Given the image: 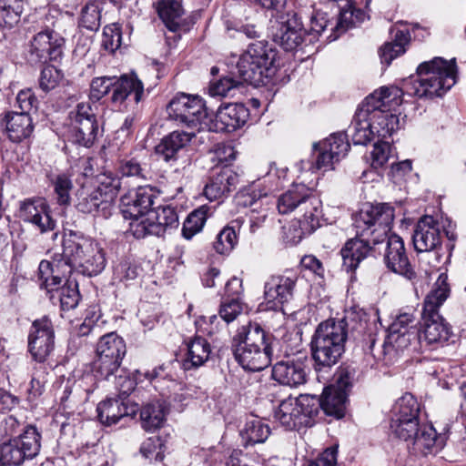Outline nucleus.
<instances>
[{
    "mask_svg": "<svg viewBox=\"0 0 466 466\" xmlns=\"http://www.w3.org/2000/svg\"><path fill=\"white\" fill-rule=\"evenodd\" d=\"M270 23L274 41L286 51H292L309 41L307 31L296 13L278 14Z\"/></svg>",
    "mask_w": 466,
    "mask_h": 466,
    "instance_id": "17",
    "label": "nucleus"
},
{
    "mask_svg": "<svg viewBox=\"0 0 466 466\" xmlns=\"http://www.w3.org/2000/svg\"><path fill=\"white\" fill-rule=\"evenodd\" d=\"M62 79L61 72L55 66H46L40 75L39 86L44 92H49L56 88Z\"/></svg>",
    "mask_w": 466,
    "mask_h": 466,
    "instance_id": "56",
    "label": "nucleus"
},
{
    "mask_svg": "<svg viewBox=\"0 0 466 466\" xmlns=\"http://www.w3.org/2000/svg\"><path fill=\"white\" fill-rule=\"evenodd\" d=\"M20 218L35 227L42 234L54 232L57 237V221L54 218L49 204L45 198H28L23 201L19 208Z\"/></svg>",
    "mask_w": 466,
    "mask_h": 466,
    "instance_id": "23",
    "label": "nucleus"
},
{
    "mask_svg": "<svg viewBox=\"0 0 466 466\" xmlns=\"http://www.w3.org/2000/svg\"><path fill=\"white\" fill-rule=\"evenodd\" d=\"M287 176V169L280 170L272 167L265 177L263 183H258L251 187L248 193V200H245L244 204L253 206L257 203V199H267L270 194L278 190L282 186V181Z\"/></svg>",
    "mask_w": 466,
    "mask_h": 466,
    "instance_id": "33",
    "label": "nucleus"
},
{
    "mask_svg": "<svg viewBox=\"0 0 466 466\" xmlns=\"http://www.w3.org/2000/svg\"><path fill=\"white\" fill-rule=\"evenodd\" d=\"M418 329H406L403 332H389L384 343V354H390L391 350L402 351L412 342L420 339Z\"/></svg>",
    "mask_w": 466,
    "mask_h": 466,
    "instance_id": "43",
    "label": "nucleus"
},
{
    "mask_svg": "<svg viewBox=\"0 0 466 466\" xmlns=\"http://www.w3.org/2000/svg\"><path fill=\"white\" fill-rule=\"evenodd\" d=\"M298 275L286 271L281 275H272L264 285V301L268 309H279L293 299Z\"/></svg>",
    "mask_w": 466,
    "mask_h": 466,
    "instance_id": "22",
    "label": "nucleus"
},
{
    "mask_svg": "<svg viewBox=\"0 0 466 466\" xmlns=\"http://www.w3.org/2000/svg\"><path fill=\"white\" fill-rule=\"evenodd\" d=\"M117 169L122 177L145 178V170L141 167L140 163L135 158L121 160Z\"/></svg>",
    "mask_w": 466,
    "mask_h": 466,
    "instance_id": "60",
    "label": "nucleus"
},
{
    "mask_svg": "<svg viewBox=\"0 0 466 466\" xmlns=\"http://www.w3.org/2000/svg\"><path fill=\"white\" fill-rule=\"evenodd\" d=\"M415 317L412 312L400 313L389 328V332H403L406 329H417Z\"/></svg>",
    "mask_w": 466,
    "mask_h": 466,
    "instance_id": "63",
    "label": "nucleus"
},
{
    "mask_svg": "<svg viewBox=\"0 0 466 466\" xmlns=\"http://www.w3.org/2000/svg\"><path fill=\"white\" fill-rule=\"evenodd\" d=\"M22 0H0V25L12 27L23 13Z\"/></svg>",
    "mask_w": 466,
    "mask_h": 466,
    "instance_id": "48",
    "label": "nucleus"
},
{
    "mask_svg": "<svg viewBox=\"0 0 466 466\" xmlns=\"http://www.w3.org/2000/svg\"><path fill=\"white\" fill-rule=\"evenodd\" d=\"M236 360L246 370L260 371L271 362V336L258 323L243 326L234 337Z\"/></svg>",
    "mask_w": 466,
    "mask_h": 466,
    "instance_id": "4",
    "label": "nucleus"
},
{
    "mask_svg": "<svg viewBox=\"0 0 466 466\" xmlns=\"http://www.w3.org/2000/svg\"><path fill=\"white\" fill-rule=\"evenodd\" d=\"M142 427L146 431H155L160 428L166 418L164 406L159 402L145 405L140 412Z\"/></svg>",
    "mask_w": 466,
    "mask_h": 466,
    "instance_id": "45",
    "label": "nucleus"
},
{
    "mask_svg": "<svg viewBox=\"0 0 466 466\" xmlns=\"http://www.w3.org/2000/svg\"><path fill=\"white\" fill-rule=\"evenodd\" d=\"M195 137L194 131H173L156 147V153L166 162L175 161Z\"/></svg>",
    "mask_w": 466,
    "mask_h": 466,
    "instance_id": "31",
    "label": "nucleus"
},
{
    "mask_svg": "<svg viewBox=\"0 0 466 466\" xmlns=\"http://www.w3.org/2000/svg\"><path fill=\"white\" fill-rule=\"evenodd\" d=\"M338 447L332 446L326 449L315 461L308 466H337Z\"/></svg>",
    "mask_w": 466,
    "mask_h": 466,
    "instance_id": "64",
    "label": "nucleus"
},
{
    "mask_svg": "<svg viewBox=\"0 0 466 466\" xmlns=\"http://www.w3.org/2000/svg\"><path fill=\"white\" fill-rule=\"evenodd\" d=\"M296 401L292 398L282 400L275 411V419L287 430L299 429L303 424L297 410Z\"/></svg>",
    "mask_w": 466,
    "mask_h": 466,
    "instance_id": "42",
    "label": "nucleus"
},
{
    "mask_svg": "<svg viewBox=\"0 0 466 466\" xmlns=\"http://www.w3.org/2000/svg\"><path fill=\"white\" fill-rule=\"evenodd\" d=\"M306 363L305 356L280 360L273 366L272 378L282 385L299 387L307 380Z\"/></svg>",
    "mask_w": 466,
    "mask_h": 466,
    "instance_id": "26",
    "label": "nucleus"
},
{
    "mask_svg": "<svg viewBox=\"0 0 466 466\" xmlns=\"http://www.w3.org/2000/svg\"><path fill=\"white\" fill-rule=\"evenodd\" d=\"M96 388V379L91 373H86L77 380H68L60 396V402L65 408L86 402L88 396Z\"/></svg>",
    "mask_w": 466,
    "mask_h": 466,
    "instance_id": "28",
    "label": "nucleus"
},
{
    "mask_svg": "<svg viewBox=\"0 0 466 466\" xmlns=\"http://www.w3.org/2000/svg\"><path fill=\"white\" fill-rule=\"evenodd\" d=\"M369 108L361 104L357 109L350 126L351 138L355 145H367L370 142L377 132L370 124Z\"/></svg>",
    "mask_w": 466,
    "mask_h": 466,
    "instance_id": "34",
    "label": "nucleus"
},
{
    "mask_svg": "<svg viewBox=\"0 0 466 466\" xmlns=\"http://www.w3.org/2000/svg\"><path fill=\"white\" fill-rule=\"evenodd\" d=\"M296 401L297 410L299 416L303 421V427H310L313 424V419L319 414L321 403L320 400L311 395H300L299 398L294 399Z\"/></svg>",
    "mask_w": 466,
    "mask_h": 466,
    "instance_id": "44",
    "label": "nucleus"
},
{
    "mask_svg": "<svg viewBox=\"0 0 466 466\" xmlns=\"http://www.w3.org/2000/svg\"><path fill=\"white\" fill-rule=\"evenodd\" d=\"M409 441L411 443L412 452L423 456L437 453L444 445L442 438L437 435L435 429L427 424H422Z\"/></svg>",
    "mask_w": 466,
    "mask_h": 466,
    "instance_id": "30",
    "label": "nucleus"
},
{
    "mask_svg": "<svg viewBox=\"0 0 466 466\" xmlns=\"http://www.w3.org/2000/svg\"><path fill=\"white\" fill-rule=\"evenodd\" d=\"M109 202L105 198L103 192L96 189L94 186L84 185L76 192V208L86 214H91L99 210L106 209Z\"/></svg>",
    "mask_w": 466,
    "mask_h": 466,
    "instance_id": "37",
    "label": "nucleus"
},
{
    "mask_svg": "<svg viewBox=\"0 0 466 466\" xmlns=\"http://www.w3.org/2000/svg\"><path fill=\"white\" fill-rule=\"evenodd\" d=\"M329 20L325 13L316 12L310 19V28L307 32L309 43H313L317 40L321 32L328 26Z\"/></svg>",
    "mask_w": 466,
    "mask_h": 466,
    "instance_id": "62",
    "label": "nucleus"
},
{
    "mask_svg": "<svg viewBox=\"0 0 466 466\" xmlns=\"http://www.w3.org/2000/svg\"><path fill=\"white\" fill-rule=\"evenodd\" d=\"M41 435L29 425L18 437L0 445V461L4 466H21L25 460L35 458L41 448Z\"/></svg>",
    "mask_w": 466,
    "mask_h": 466,
    "instance_id": "14",
    "label": "nucleus"
},
{
    "mask_svg": "<svg viewBox=\"0 0 466 466\" xmlns=\"http://www.w3.org/2000/svg\"><path fill=\"white\" fill-rule=\"evenodd\" d=\"M68 137L72 142L90 147L96 140L100 127L92 105L81 102L69 113Z\"/></svg>",
    "mask_w": 466,
    "mask_h": 466,
    "instance_id": "13",
    "label": "nucleus"
},
{
    "mask_svg": "<svg viewBox=\"0 0 466 466\" xmlns=\"http://www.w3.org/2000/svg\"><path fill=\"white\" fill-rule=\"evenodd\" d=\"M106 266L105 253L96 241L69 231L62 241V253L56 255L52 261L42 260L38 270L42 274L49 271L70 277L73 271L86 276L99 274Z\"/></svg>",
    "mask_w": 466,
    "mask_h": 466,
    "instance_id": "2",
    "label": "nucleus"
},
{
    "mask_svg": "<svg viewBox=\"0 0 466 466\" xmlns=\"http://www.w3.org/2000/svg\"><path fill=\"white\" fill-rule=\"evenodd\" d=\"M449 295L448 275L441 273L423 302L421 327L423 338L428 344H443L452 335L451 327L439 313L440 307Z\"/></svg>",
    "mask_w": 466,
    "mask_h": 466,
    "instance_id": "6",
    "label": "nucleus"
},
{
    "mask_svg": "<svg viewBox=\"0 0 466 466\" xmlns=\"http://www.w3.org/2000/svg\"><path fill=\"white\" fill-rule=\"evenodd\" d=\"M280 214L298 210L302 217L321 216V201L305 185H294L282 194L277 201Z\"/></svg>",
    "mask_w": 466,
    "mask_h": 466,
    "instance_id": "18",
    "label": "nucleus"
},
{
    "mask_svg": "<svg viewBox=\"0 0 466 466\" xmlns=\"http://www.w3.org/2000/svg\"><path fill=\"white\" fill-rule=\"evenodd\" d=\"M64 46L65 38L58 32L46 28L30 41L28 59L34 64L57 60L63 55Z\"/></svg>",
    "mask_w": 466,
    "mask_h": 466,
    "instance_id": "21",
    "label": "nucleus"
},
{
    "mask_svg": "<svg viewBox=\"0 0 466 466\" xmlns=\"http://www.w3.org/2000/svg\"><path fill=\"white\" fill-rule=\"evenodd\" d=\"M178 215L171 206H160L147 213L146 217L129 223V231L137 238L147 236L160 237L167 229L178 227Z\"/></svg>",
    "mask_w": 466,
    "mask_h": 466,
    "instance_id": "16",
    "label": "nucleus"
},
{
    "mask_svg": "<svg viewBox=\"0 0 466 466\" xmlns=\"http://www.w3.org/2000/svg\"><path fill=\"white\" fill-rule=\"evenodd\" d=\"M313 149L315 160L309 167V169L312 171L326 172L331 170L334 168V165L339 161V159L326 149L320 142L314 144Z\"/></svg>",
    "mask_w": 466,
    "mask_h": 466,
    "instance_id": "50",
    "label": "nucleus"
},
{
    "mask_svg": "<svg viewBox=\"0 0 466 466\" xmlns=\"http://www.w3.org/2000/svg\"><path fill=\"white\" fill-rule=\"evenodd\" d=\"M208 208L201 206L187 216L182 228V235L185 238L190 239L201 231L208 218Z\"/></svg>",
    "mask_w": 466,
    "mask_h": 466,
    "instance_id": "47",
    "label": "nucleus"
},
{
    "mask_svg": "<svg viewBox=\"0 0 466 466\" xmlns=\"http://www.w3.org/2000/svg\"><path fill=\"white\" fill-rule=\"evenodd\" d=\"M420 404L410 393L400 397L391 410L390 429L392 434L409 441L419 428Z\"/></svg>",
    "mask_w": 466,
    "mask_h": 466,
    "instance_id": "15",
    "label": "nucleus"
},
{
    "mask_svg": "<svg viewBox=\"0 0 466 466\" xmlns=\"http://www.w3.org/2000/svg\"><path fill=\"white\" fill-rule=\"evenodd\" d=\"M269 434L270 429L268 425L258 419L248 421L245 428L241 431V437L246 446L262 443L268 438Z\"/></svg>",
    "mask_w": 466,
    "mask_h": 466,
    "instance_id": "46",
    "label": "nucleus"
},
{
    "mask_svg": "<svg viewBox=\"0 0 466 466\" xmlns=\"http://www.w3.org/2000/svg\"><path fill=\"white\" fill-rule=\"evenodd\" d=\"M347 339L344 319L326 320L319 324L310 342L316 370L329 369L338 363L345 351Z\"/></svg>",
    "mask_w": 466,
    "mask_h": 466,
    "instance_id": "5",
    "label": "nucleus"
},
{
    "mask_svg": "<svg viewBox=\"0 0 466 466\" xmlns=\"http://www.w3.org/2000/svg\"><path fill=\"white\" fill-rule=\"evenodd\" d=\"M276 53L263 42L252 43L237 63V73L241 82L258 86L267 85L275 75Z\"/></svg>",
    "mask_w": 466,
    "mask_h": 466,
    "instance_id": "9",
    "label": "nucleus"
},
{
    "mask_svg": "<svg viewBox=\"0 0 466 466\" xmlns=\"http://www.w3.org/2000/svg\"><path fill=\"white\" fill-rule=\"evenodd\" d=\"M112 87L111 102L119 110H125L129 104L137 105L144 96V85L132 72L117 76L95 77L90 85V98L100 100Z\"/></svg>",
    "mask_w": 466,
    "mask_h": 466,
    "instance_id": "8",
    "label": "nucleus"
},
{
    "mask_svg": "<svg viewBox=\"0 0 466 466\" xmlns=\"http://www.w3.org/2000/svg\"><path fill=\"white\" fill-rule=\"evenodd\" d=\"M241 80H236L232 77H223L218 81L212 83L209 86V93L216 96H231V92L240 85Z\"/></svg>",
    "mask_w": 466,
    "mask_h": 466,
    "instance_id": "58",
    "label": "nucleus"
},
{
    "mask_svg": "<svg viewBox=\"0 0 466 466\" xmlns=\"http://www.w3.org/2000/svg\"><path fill=\"white\" fill-rule=\"evenodd\" d=\"M320 143L339 160L347 155L350 149L347 137L343 133L333 134Z\"/></svg>",
    "mask_w": 466,
    "mask_h": 466,
    "instance_id": "53",
    "label": "nucleus"
},
{
    "mask_svg": "<svg viewBox=\"0 0 466 466\" xmlns=\"http://www.w3.org/2000/svg\"><path fill=\"white\" fill-rule=\"evenodd\" d=\"M51 184L57 204L60 206L69 205L71 200L70 192L73 187V183L69 177L66 174H59L51 180Z\"/></svg>",
    "mask_w": 466,
    "mask_h": 466,
    "instance_id": "51",
    "label": "nucleus"
},
{
    "mask_svg": "<svg viewBox=\"0 0 466 466\" xmlns=\"http://www.w3.org/2000/svg\"><path fill=\"white\" fill-rule=\"evenodd\" d=\"M154 6L165 25L171 32H177L183 25L184 9L177 0H157Z\"/></svg>",
    "mask_w": 466,
    "mask_h": 466,
    "instance_id": "39",
    "label": "nucleus"
},
{
    "mask_svg": "<svg viewBox=\"0 0 466 466\" xmlns=\"http://www.w3.org/2000/svg\"><path fill=\"white\" fill-rule=\"evenodd\" d=\"M55 349V329L52 320L44 316L33 321L28 334V352L33 360L44 363Z\"/></svg>",
    "mask_w": 466,
    "mask_h": 466,
    "instance_id": "20",
    "label": "nucleus"
},
{
    "mask_svg": "<svg viewBox=\"0 0 466 466\" xmlns=\"http://www.w3.org/2000/svg\"><path fill=\"white\" fill-rule=\"evenodd\" d=\"M457 66L455 58L442 57L422 62L417 67V77L406 84L407 92L420 98L442 96L456 83Z\"/></svg>",
    "mask_w": 466,
    "mask_h": 466,
    "instance_id": "3",
    "label": "nucleus"
},
{
    "mask_svg": "<svg viewBox=\"0 0 466 466\" xmlns=\"http://www.w3.org/2000/svg\"><path fill=\"white\" fill-rule=\"evenodd\" d=\"M167 111L177 126L200 132L212 129V116L198 96L178 94L168 103Z\"/></svg>",
    "mask_w": 466,
    "mask_h": 466,
    "instance_id": "10",
    "label": "nucleus"
},
{
    "mask_svg": "<svg viewBox=\"0 0 466 466\" xmlns=\"http://www.w3.org/2000/svg\"><path fill=\"white\" fill-rule=\"evenodd\" d=\"M385 240L384 261L387 268L410 280L416 279V272L409 261L402 238L396 234L390 235L389 232Z\"/></svg>",
    "mask_w": 466,
    "mask_h": 466,
    "instance_id": "25",
    "label": "nucleus"
},
{
    "mask_svg": "<svg viewBox=\"0 0 466 466\" xmlns=\"http://www.w3.org/2000/svg\"><path fill=\"white\" fill-rule=\"evenodd\" d=\"M79 25L90 31H96L100 26V9L96 1L91 0L81 10Z\"/></svg>",
    "mask_w": 466,
    "mask_h": 466,
    "instance_id": "52",
    "label": "nucleus"
},
{
    "mask_svg": "<svg viewBox=\"0 0 466 466\" xmlns=\"http://www.w3.org/2000/svg\"><path fill=\"white\" fill-rule=\"evenodd\" d=\"M320 216L302 217L292 220L282 228L283 239L290 245H297L307 235H310L319 227Z\"/></svg>",
    "mask_w": 466,
    "mask_h": 466,
    "instance_id": "35",
    "label": "nucleus"
},
{
    "mask_svg": "<svg viewBox=\"0 0 466 466\" xmlns=\"http://www.w3.org/2000/svg\"><path fill=\"white\" fill-rule=\"evenodd\" d=\"M126 352V343L116 332L102 336L96 344V358L92 363L96 380H108L118 371Z\"/></svg>",
    "mask_w": 466,
    "mask_h": 466,
    "instance_id": "11",
    "label": "nucleus"
},
{
    "mask_svg": "<svg viewBox=\"0 0 466 466\" xmlns=\"http://www.w3.org/2000/svg\"><path fill=\"white\" fill-rule=\"evenodd\" d=\"M394 220V208L386 203L366 204L355 215L353 226L356 238L349 239L340 253L347 270H355L372 250L371 245L381 244L390 232Z\"/></svg>",
    "mask_w": 466,
    "mask_h": 466,
    "instance_id": "1",
    "label": "nucleus"
},
{
    "mask_svg": "<svg viewBox=\"0 0 466 466\" xmlns=\"http://www.w3.org/2000/svg\"><path fill=\"white\" fill-rule=\"evenodd\" d=\"M98 185L95 187L103 192L105 198L110 203L122 187V181L119 177L111 171H105L97 177Z\"/></svg>",
    "mask_w": 466,
    "mask_h": 466,
    "instance_id": "49",
    "label": "nucleus"
},
{
    "mask_svg": "<svg viewBox=\"0 0 466 466\" xmlns=\"http://www.w3.org/2000/svg\"><path fill=\"white\" fill-rule=\"evenodd\" d=\"M210 353L209 342L200 336H196L187 343V354L183 361L184 369L189 370L204 365L208 360Z\"/></svg>",
    "mask_w": 466,
    "mask_h": 466,
    "instance_id": "40",
    "label": "nucleus"
},
{
    "mask_svg": "<svg viewBox=\"0 0 466 466\" xmlns=\"http://www.w3.org/2000/svg\"><path fill=\"white\" fill-rule=\"evenodd\" d=\"M391 146L388 142H378L375 143L373 150L371 151L373 167H381L388 162L390 157Z\"/></svg>",
    "mask_w": 466,
    "mask_h": 466,
    "instance_id": "61",
    "label": "nucleus"
},
{
    "mask_svg": "<svg viewBox=\"0 0 466 466\" xmlns=\"http://www.w3.org/2000/svg\"><path fill=\"white\" fill-rule=\"evenodd\" d=\"M393 40L384 44L380 50L381 63L389 66L393 59L401 56L406 51V46L410 40V30L407 27H397L391 29Z\"/></svg>",
    "mask_w": 466,
    "mask_h": 466,
    "instance_id": "38",
    "label": "nucleus"
},
{
    "mask_svg": "<svg viewBox=\"0 0 466 466\" xmlns=\"http://www.w3.org/2000/svg\"><path fill=\"white\" fill-rule=\"evenodd\" d=\"M157 192L153 187H138L129 190L121 198V211L123 217L134 222L147 216L151 208Z\"/></svg>",
    "mask_w": 466,
    "mask_h": 466,
    "instance_id": "24",
    "label": "nucleus"
},
{
    "mask_svg": "<svg viewBox=\"0 0 466 466\" xmlns=\"http://www.w3.org/2000/svg\"><path fill=\"white\" fill-rule=\"evenodd\" d=\"M237 241L238 237L235 229L231 227H226L217 236L214 248L218 253L225 254L233 249Z\"/></svg>",
    "mask_w": 466,
    "mask_h": 466,
    "instance_id": "54",
    "label": "nucleus"
},
{
    "mask_svg": "<svg viewBox=\"0 0 466 466\" xmlns=\"http://www.w3.org/2000/svg\"><path fill=\"white\" fill-rule=\"evenodd\" d=\"M402 96L403 91L397 86H382L363 101L377 137L386 138L399 129V116L392 110L401 104Z\"/></svg>",
    "mask_w": 466,
    "mask_h": 466,
    "instance_id": "7",
    "label": "nucleus"
},
{
    "mask_svg": "<svg viewBox=\"0 0 466 466\" xmlns=\"http://www.w3.org/2000/svg\"><path fill=\"white\" fill-rule=\"evenodd\" d=\"M38 274L42 280L41 287L46 290L54 305L59 304L62 310H70L77 306L80 294L76 281L66 279L61 286L63 279L68 277H64L61 273L53 270L45 275L38 271Z\"/></svg>",
    "mask_w": 466,
    "mask_h": 466,
    "instance_id": "19",
    "label": "nucleus"
},
{
    "mask_svg": "<svg viewBox=\"0 0 466 466\" xmlns=\"http://www.w3.org/2000/svg\"><path fill=\"white\" fill-rule=\"evenodd\" d=\"M248 117V110L243 104H226L218 109L214 127L217 131L232 132L241 127Z\"/></svg>",
    "mask_w": 466,
    "mask_h": 466,
    "instance_id": "29",
    "label": "nucleus"
},
{
    "mask_svg": "<svg viewBox=\"0 0 466 466\" xmlns=\"http://www.w3.org/2000/svg\"><path fill=\"white\" fill-rule=\"evenodd\" d=\"M441 226L431 216L422 217L417 223L412 242L417 252H430L441 245Z\"/></svg>",
    "mask_w": 466,
    "mask_h": 466,
    "instance_id": "27",
    "label": "nucleus"
},
{
    "mask_svg": "<svg viewBox=\"0 0 466 466\" xmlns=\"http://www.w3.org/2000/svg\"><path fill=\"white\" fill-rule=\"evenodd\" d=\"M320 400V409L329 415L338 419L345 414L347 395L344 391L336 390L333 385L324 389Z\"/></svg>",
    "mask_w": 466,
    "mask_h": 466,
    "instance_id": "41",
    "label": "nucleus"
},
{
    "mask_svg": "<svg viewBox=\"0 0 466 466\" xmlns=\"http://www.w3.org/2000/svg\"><path fill=\"white\" fill-rule=\"evenodd\" d=\"M162 441L158 436H152L144 441L140 447V453L147 459L162 460Z\"/></svg>",
    "mask_w": 466,
    "mask_h": 466,
    "instance_id": "59",
    "label": "nucleus"
},
{
    "mask_svg": "<svg viewBox=\"0 0 466 466\" xmlns=\"http://www.w3.org/2000/svg\"><path fill=\"white\" fill-rule=\"evenodd\" d=\"M218 166L213 168L208 183L204 188L205 197L210 201L218 200L235 188L238 183V176L228 165L235 159L236 153L232 147H223L216 152Z\"/></svg>",
    "mask_w": 466,
    "mask_h": 466,
    "instance_id": "12",
    "label": "nucleus"
},
{
    "mask_svg": "<svg viewBox=\"0 0 466 466\" xmlns=\"http://www.w3.org/2000/svg\"><path fill=\"white\" fill-rule=\"evenodd\" d=\"M243 307L238 298L226 299L220 305L219 318L227 324L232 322L242 312Z\"/></svg>",
    "mask_w": 466,
    "mask_h": 466,
    "instance_id": "57",
    "label": "nucleus"
},
{
    "mask_svg": "<svg viewBox=\"0 0 466 466\" xmlns=\"http://www.w3.org/2000/svg\"><path fill=\"white\" fill-rule=\"evenodd\" d=\"M96 411L99 421L106 426H111L124 418L133 416L137 408L135 406L128 407L120 400L108 399L97 405Z\"/></svg>",
    "mask_w": 466,
    "mask_h": 466,
    "instance_id": "32",
    "label": "nucleus"
},
{
    "mask_svg": "<svg viewBox=\"0 0 466 466\" xmlns=\"http://www.w3.org/2000/svg\"><path fill=\"white\" fill-rule=\"evenodd\" d=\"M101 45L111 53L120 46L121 29L117 24H111L104 27Z\"/></svg>",
    "mask_w": 466,
    "mask_h": 466,
    "instance_id": "55",
    "label": "nucleus"
},
{
    "mask_svg": "<svg viewBox=\"0 0 466 466\" xmlns=\"http://www.w3.org/2000/svg\"><path fill=\"white\" fill-rule=\"evenodd\" d=\"M5 130L15 143L28 138L34 130L32 118L25 112H11L5 116Z\"/></svg>",
    "mask_w": 466,
    "mask_h": 466,
    "instance_id": "36",
    "label": "nucleus"
}]
</instances>
